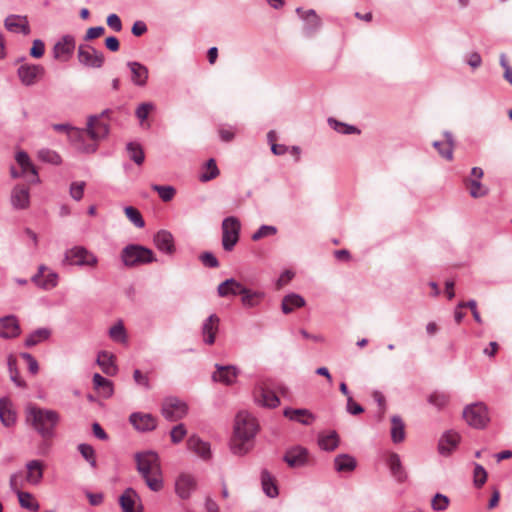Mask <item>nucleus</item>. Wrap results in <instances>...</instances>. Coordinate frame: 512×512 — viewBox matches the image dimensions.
I'll return each mask as SVG.
<instances>
[{"instance_id": "obj_8", "label": "nucleus", "mask_w": 512, "mask_h": 512, "mask_svg": "<svg viewBox=\"0 0 512 512\" xmlns=\"http://www.w3.org/2000/svg\"><path fill=\"white\" fill-rule=\"evenodd\" d=\"M78 61L87 68L99 69L103 66L105 57L101 51L89 44H80L77 51Z\"/></svg>"}, {"instance_id": "obj_13", "label": "nucleus", "mask_w": 512, "mask_h": 512, "mask_svg": "<svg viewBox=\"0 0 512 512\" xmlns=\"http://www.w3.org/2000/svg\"><path fill=\"white\" fill-rule=\"evenodd\" d=\"M21 83L25 86H32L45 74V69L39 64H22L17 70Z\"/></svg>"}, {"instance_id": "obj_36", "label": "nucleus", "mask_w": 512, "mask_h": 512, "mask_svg": "<svg viewBox=\"0 0 512 512\" xmlns=\"http://www.w3.org/2000/svg\"><path fill=\"white\" fill-rule=\"evenodd\" d=\"M392 476L398 482H404L407 478L404 467L402 466L400 456L396 453H391L387 460Z\"/></svg>"}, {"instance_id": "obj_41", "label": "nucleus", "mask_w": 512, "mask_h": 512, "mask_svg": "<svg viewBox=\"0 0 512 512\" xmlns=\"http://www.w3.org/2000/svg\"><path fill=\"white\" fill-rule=\"evenodd\" d=\"M465 186L469 190V195L472 198H482L489 193V188L481 183V180L465 179Z\"/></svg>"}, {"instance_id": "obj_46", "label": "nucleus", "mask_w": 512, "mask_h": 512, "mask_svg": "<svg viewBox=\"0 0 512 512\" xmlns=\"http://www.w3.org/2000/svg\"><path fill=\"white\" fill-rule=\"evenodd\" d=\"M261 483L263 491L268 497L274 498L278 495V488L275 485L272 476L265 470L261 473Z\"/></svg>"}, {"instance_id": "obj_64", "label": "nucleus", "mask_w": 512, "mask_h": 512, "mask_svg": "<svg viewBox=\"0 0 512 512\" xmlns=\"http://www.w3.org/2000/svg\"><path fill=\"white\" fill-rule=\"evenodd\" d=\"M199 259L200 261L202 262V264L206 267H209V268H217L219 267V261L218 259L215 257V255L211 252H203L200 256H199Z\"/></svg>"}, {"instance_id": "obj_30", "label": "nucleus", "mask_w": 512, "mask_h": 512, "mask_svg": "<svg viewBox=\"0 0 512 512\" xmlns=\"http://www.w3.org/2000/svg\"><path fill=\"white\" fill-rule=\"evenodd\" d=\"M296 12L304 21V30L307 35L313 34L320 28L321 20L314 10L303 11L302 8H297Z\"/></svg>"}, {"instance_id": "obj_7", "label": "nucleus", "mask_w": 512, "mask_h": 512, "mask_svg": "<svg viewBox=\"0 0 512 512\" xmlns=\"http://www.w3.org/2000/svg\"><path fill=\"white\" fill-rule=\"evenodd\" d=\"M222 246L225 251H232L239 241L241 223L238 218L229 216L222 221Z\"/></svg>"}, {"instance_id": "obj_24", "label": "nucleus", "mask_w": 512, "mask_h": 512, "mask_svg": "<svg viewBox=\"0 0 512 512\" xmlns=\"http://www.w3.org/2000/svg\"><path fill=\"white\" fill-rule=\"evenodd\" d=\"M187 448L188 450L195 453L202 460H209L212 457V451L210 443L202 440L197 435H192L187 440Z\"/></svg>"}, {"instance_id": "obj_28", "label": "nucleus", "mask_w": 512, "mask_h": 512, "mask_svg": "<svg viewBox=\"0 0 512 512\" xmlns=\"http://www.w3.org/2000/svg\"><path fill=\"white\" fill-rule=\"evenodd\" d=\"M283 415L290 421L300 423L305 426H310L316 420V416L308 409H294L285 408Z\"/></svg>"}, {"instance_id": "obj_33", "label": "nucleus", "mask_w": 512, "mask_h": 512, "mask_svg": "<svg viewBox=\"0 0 512 512\" xmlns=\"http://www.w3.org/2000/svg\"><path fill=\"white\" fill-rule=\"evenodd\" d=\"M238 375L237 368L234 366H219L213 373V379L226 385H231L235 382Z\"/></svg>"}, {"instance_id": "obj_16", "label": "nucleus", "mask_w": 512, "mask_h": 512, "mask_svg": "<svg viewBox=\"0 0 512 512\" xmlns=\"http://www.w3.org/2000/svg\"><path fill=\"white\" fill-rule=\"evenodd\" d=\"M309 460V452L302 446L291 447L284 455V461L291 468L304 467L309 464Z\"/></svg>"}, {"instance_id": "obj_17", "label": "nucleus", "mask_w": 512, "mask_h": 512, "mask_svg": "<svg viewBox=\"0 0 512 512\" xmlns=\"http://www.w3.org/2000/svg\"><path fill=\"white\" fill-rule=\"evenodd\" d=\"M86 131L88 136L92 140V143H96L104 139L109 133V126L106 122L100 119L98 116H90L87 122Z\"/></svg>"}, {"instance_id": "obj_43", "label": "nucleus", "mask_w": 512, "mask_h": 512, "mask_svg": "<svg viewBox=\"0 0 512 512\" xmlns=\"http://www.w3.org/2000/svg\"><path fill=\"white\" fill-rule=\"evenodd\" d=\"M391 439L394 443H400L405 439V425L402 419L394 415L391 418Z\"/></svg>"}, {"instance_id": "obj_59", "label": "nucleus", "mask_w": 512, "mask_h": 512, "mask_svg": "<svg viewBox=\"0 0 512 512\" xmlns=\"http://www.w3.org/2000/svg\"><path fill=\"white\" fill-rule=\"evenodd\" d=\"M487 480V472L484 467L478 463H474L473 482L475 487H482Z\"/></svg>"}, {"instance_id": "obj_61", "label": "nucleus", "mask_w": 512, "mask_h": 512, "mask_svg": "<svg viewBox=\"0 0 512 512\" xmlns=\"http://www.w3.org/2000/svg\"><path fill=\"white\" fill-rule=\"evenodd\" d=\"M329 124L335 131L341 134L359 133V130L356 127L338 122L334 119H329Z\"/></svg>"}, {"instance_id": "obj_25", "label": "nucleus", "mask_w": 512, "mask_h": 512, "mask_svg": "<svg viewBox=\"0 0 512 512\" xmlns=\"http://www.w3.org/2000/svg\"><path fill=\"white\" fill-rule=\"evenodd\" d=\"M21 329L17 318L8 315L0 318V337L4 339L16 338L20 335Z\"/></svg>"}, {"instance_id": "obj_49", "label": "nucleus", "mask_w": 512, "mask_h": 512, "mask_svg": "<svg viewBox=\"0 0 512 512\" xmlns=\"http://www.w3.org/2000/svg\"><path fill=\"white\" fill-rule=\"evenodd\" d=\"M219 175V169L213 158L209 159L205 165V172H202L199 176L200 181L207 182Z\"/></svg>"}, {"instance_id": "obj_5", "label": "nucleus", "mask_w": 512, "mask_h": 512, "mask_svg": "<svg viewBox=\"0 0 512 512\" xmlns=\"http://www.w3.org/2000/svg\"><path fill=\"white\" fill-rule=\"evenodd\" d=\"M64 261L79 267L95 268L98 265V257L83 246L68 249L65 252Z\"/></svg>"}, {"instance_id": "obj_6", "label": "nucleus", "mask_w": 512, "mask_h": 512, "mask_svg": "<svg viewBox=\"0 0 512 512\" xmlns=\"http://www.w3.org/2000/svg\"><path fill=\"white\" fill-rule=\"evenodd\" d=\"M463 417L469 426L477 429L484 428L490 421L488 407L483 402L467 405Z\"/></svg>"}, {"instance_id": "obj_56", "label": "nucleus", "mask_w": 512, "mask_h": 512, "mask_svg": "<svg viewBox=\"0 0 512 512\" xmlns=\"http://www.w3.org/2000/svg\"><path fill=\"white\" fill-rule=\"evenodd\" d=\"M277 227L276 226H273V225H262L259 227V229L257 231H255L252 236H251V239L253 241H259L263 238H266V237H270V236H274L277 234Z\"/></svg>"}, {"instance_id": "obj_58", "label": "nucleus", "mask_w": 512, "mask_h": 512, "mask_svg": "<svg viewBox=\"0 0 512 512\" xmlns=\"http://www.w3.org/2000/svg\"><path fill=\"white\" fill-rule=\"evenodd\" d=\"M25 478H23L22 471H17L13 474H11L9 479V486L10 489L15 493L18 494V492L22 491V488L24 487Z\"/></svg>"}, {"instance_id": "obj_50", "label": "nucleus", "mask_w": 512, "mask_h": 512, "mask_svg": "<svg viewBox=\"0 0 512 512\" xmlns=\"http://www.w3.org/2000/svg\"><path fill=\"white\" fill-rule=\"evenodd\" d=\"M127 152L130 159L137 165H141L144 162L145 155L142 147L139 144L133 142L128 143Z\"/></svg>"}, {"instance_id": "obj_2", "label": "nucleus", "mask_w": 512, "mask_h": 512, "mask_svg": "<svg viewBox=\"0 0 512 512\" xmlns=\"http://www.w3.org/2000/svg\"><path fill=\"white\" fill-rule=\"evenodd\" d=\"M135 460L148 488L154 492L162 490L164 481L158 454L154 451L139 452L135 454Z\"/></svg>"}, {"instance_id": "obj_12", "label": "nucleus", "mask_w": 512, "mask_h": 512, "mask_svg": "<svg viewBox=\"0 0 512 512\" xmlns=\"http://www.w3.org/2000/svg\"><path fill=\"white\" fill-rule=\"evenodd\" d=\"M58 279L59 276L55 271L41 264L37 273L32 276L31 281L40 289L51 290L58 285Z\"/></svg>"}, {"instance_id": "obj_32", "label": "nucleus", "mask_w": 512, "mask_h": 512, "mask_svg": "<svg viewBox=\"0 0 512 512\" xmlns=\"http://www.w3.org/2000/svg\"><path fill=\"white\" fill-rule=\"evenodd\" d=\"M254 398L258 405L268 408H275L280 403L278 396L273 391L264 388H259L255 392Z\"/></svg>"}, {"instance_id": "obj_15", "label": "nucleus", "mask_w": 512, "mask_h": 512, "mask_svg": "<svg viewBox=\"0 0 512 512\" xmlns=\"http://www.w3.org/2000/svg\"><path fill=\"white\" fill-rule=\"evenodd\" d=\"M10 203L15 210H26L30 207V189L24 184H16L10 194Z\"/></svg>"}, {"instance_id": "obj_39", "label": "nucleus", "mask_w": 512, "mask_h": 512, "mask_svg": "<svg viewBox=\"0 0 512 512\" xmlns=\"http://www.w3.org/2000/svg\"><path fill=\"white\" fill-rule=\"evenodd\" d=\"M240 295L243 306L253 308L260 304L265 294L261 291H252L244 287Z\"/></svg>"}, {"instance_id": "obj_3", "label": "nucleus", "mask_w": 512, "mask_h": 512, "mask_svg": "<svg viewBox=\"0 0 512 512\" xmlns=\"http://www.w3.org/2000/svg\"><path fill=\"white\" fill-rule=\"evenodd\" d=\"M27 420L41 437L49 439L54 436V429L60 420V415L54 410L33 406L27 409Z\"/></svg>"}, {"instance_id": "obj_21", "label": "nucleus", "mask_w": 512, "mask_h": 512, "mask_svg": "<svg viewBox=\"0 0 512 512\" xmlns=\"http://www.w3.org/2000/svg\"><path fill=\"white\" fill-rule=\"evenodd\" d=\"M156 248L167 255L174 254L176 247L174 237L168 230H159L153 237Z\"/></svg>"}, {"instance_id": "obj_19", "label": "nucleus", "mask_w": 512, "mask_h": 512, "mask_svg": "<svg viewBox=\"0 0 512 512\" xmlns=\"http://www.w3.org/2000/svg\"><path fill=\"white\" fill-rule=\"evenodd\" d=\"M88 136V133L84 129H70L69 130V139L74 145V147L83 153H94L97 149V144L85 141V138Z\"/></svg>"}, {"instance_id": "obj_34", "label": "nucleus", "mask_w": 512, "mask_h": 512, "mask_svg": "<svg viewBox=\"0 0 512 512\" xmlns=\"http://www.w3.org/2000/svg\"><path fill=\"white\" fill-rule=\"evenodd\" d=\"M444 141H435L433 143V147L438 151V153L447 160L453 159V149H454V138L453 135L445 131L444 132Z\"/></svg>"}, {"instance_id": "obj_18", "label": "nucleus", "mask_w": 512, "mask_h": 512, "mask_svg": "<svg viewBox=\"0 0 512 512\" xmlns=\"http://www.w3.org/2000/svg\"><path fill=\"white\" fill-rule=\"evenodd\" d=\"M129 421L139 432H149L157 427L156 418L149 413L134 412L130 415Z\"/></svg>"}, {"instance_id": "obj_23", "label": "nucleus", "mask_w": 512, "mask_h": 512, "mask_svg": "<svg viewBox=\"0 0 512 512\" xmlns=\"http://www.w3.org/2000/svg\"><path fill=\"white\" fill-rule=\"evenodd\" d=\"M459 442L460 435L456 431H446L439 439L438 452L442 456H449L457 448Z\"/></svg>"}, {"instance_id": "obj_1", "label": "nucleus", "mask_w": 512, "mask_h": 512, "mask_svg": "<svg viewBox=\"0 0 512 512\" xmlns=\"http://www.w3.org/2000/svg\"><path fill=\"white\" fill-rule=\"evenodd\" d=\"M256 418L247 411H241L236 415L233 435L230 439V450L234 455L244 456L254 446V438L258 432Z\"/></svg>"}, {"instance_id": "obj_57", "label": "nucleus", "mask_w": 512, "mask_h": 512, "mask_svg": "<svg viewBox=\"0 0 512 512\" xmlns=\"http://www.w3.org/2000/svg\"><path fill=\"white\" fill-rule=\"evenodd\" d=\"M124 212H125L127 218L137 228H143L144 227V225H145L144 219L141 216L140 212L136 208H134L132 206H127V207H125Z\"/></svg>"}, {"instance_id": "obj_31", "label": "nucleus", "mask_w": 512, "mask_h": 512, "mask_svg": "<svg viewBox=\"0 0 512 512\" xmlns=\"http://www.w3.org/2000/svg\"><path fill=\"white\" fill-rule=\"evenodd\" d=\"M17 415L13 404L7 397L0 399V421L6 427H11L16 423Z\"/></svg>"}, {"instance_id": "obj_42", "label": "nucleus", "mask_w": 512, "mask_h": 512, "mask_svg": "<svg viewBox=\"0 0 512 512\" xmlns=\"http://www.w3.org/2000/svg\"><path fill=\"white\" fill-rule=\"evenodd\" d=\"M305 305V300L299 294H289L282 300V311L285 314L291 313L295 308H300Z\"/></svg>"}, {"instance_id": "obj_37", "label": "nucleus", "mask_w": 512, "mask_h": 512, "mask_svg": "<svg viewBox=\"0 0 512 512\" xmlns=\"http://www.w3.org/2000/svg\"><path fill=\"white\" fill-rule=\"evenodd\" d=\"M96 362L106 375L113 376L116 374L117 367L114 363V356L111 353L107 351L99 352Z\"/></svg>"}, {"instance_id": "obj_38", "label": "nucleus", "mask_w": 512, "mask_h": 512, "mask_svg": "<svg viewBox=\"0 0 512 512\" xmlns=\"http://www.w3.org/2000/svg\"><path fill=\"white\" fill-rule=\"evenodd\" d=\"M51 336V330L47 327H42L31 332L25 339V346L30 348L37 344L47 341Z\"/></svg>"}, {"instance_id": "obj_10", "label": "nucleus", "mask_w": 512, "mask_h": 512, "mask_svg": "<svg viewBox=\"0 0 512 512\" xmlns=\"http://www.w3.org/2000/svg\"><path fill=\"white\" fill-rule=\"evenodd\" d=\"M188 408L185 402L175 397L164 399L162 404V415L168 421H177L187 414Z\"/></svg>"}, {"instance_id": "obj_63", "label": "nucleus", "mask_w": 512, "mask_h": 512, "mask_svg": "<svg viewBox=\"0 0 512 512\" xmlns=\"http://www.w3.org/2000/svg\"><path fill=\"white\" fill-rule=\"evenodd\" d=\"M154 109V105L150 102L141 103L136 111L135 114L137 118L140 120V122H143L147 119L150 111Z\"/></svg>"}, {"instance_id": "obj_55", "label": "nucleus", "mask_w": 512, "mask_h": 512, "mask_svg": "<svg viewBox=\"0 0 512 512\" xmlns=\"http://www.w3.org/2000/svg\"><path fill=\"white\" fill-rule=\"evenodd\" d=\"M428 402L437 409H442L448 404L449 396L444 392L435 391L429 395Z\"/></svg>"}, {"instance_id": "obj_4", "label": "nucleus", "mask_w": 512, "mask_h": 512, "mask_svg": "<svg viewBox=\"0 0 512 512\" xmlns=\"http://www.w3.org/2000/svg\"><path fill=\"white\" fill-rule=\"evenodd\" d=\"M120 258L124 266L128 268L150 264L157 260L150 248L139 244L125 246L121 251Z\"/></svg>"}, {"instance_id": "obj_11", "label": "nucleus", "mask_w": 512, "mask_h": 512, "mask_svg": "<svg viewBox=\"0 0 512 512\" xmlns=\"http://www.w3.org/2000/svg\"><path fill=\"white\" fill-rule=\"evenodd\" d=\"M15 160L21 169L22 177L26 178L29 184L40 183L38 171L27 152L23 150L17 151L15 154Z\"/></svg>"}, {"instance_id": "obj_52", "label": "nucleus", "mask_w": 512, "mask_h": 512, "mask_svg": "<svg viewBox=\"0 0 512 512\" xmlns=\"http://www.w3.org/2000/svg\"><path fill=\"white\" fill-rule=\"evenodd\" d=\"M7 365H8V370H9L11 381L18 387H24L25 383H24V381H22L20 379L19 372L16 367V365H17L16 358L14 356L10 355L7 359Z\"/></svg>"}, {"instance_id": "obj_14", "label": "nucleus", "mask_w": 512, "mask_h": 512, "mask_svg": "<svg viewBox=\"0 0 512 512\" xmlns=\"http://www.w3.org/2000/svg\"><path fill=\"white\" fill-rule=\"evenodd\" d=\"M76 46L75 37L72 35H64L55 43L52 53L53 57L61 62H67L72 57Z\"/></svg>"}, {"instance_id": "obj_62", "label": "nucleus", "mask_w": 512, "mask_h": 512, "mask_svg": "<svg viewBox=\"0 0 512 512\" xmlns=\"http://www.w3.org/2000/svg\"><path fill=\"white\" fill-rule=\"evenodd\" d=\"M186 434H187V430H186L184 424H178V425L174 426L170 432L171 441L174 444H178L184 439Z\"/></svg>"}, {"instance_id": "obj_26", "label": "nucleus", "mask_w": 512, "mask_h": 512, "mask_svg": "<svg viewBox=\"0 0 512 512\" xmlns=\"http://www.w3.org/2000/svg\"><path fill=\"white\" fill-rule=\"evenodd\" d=\"M219 323L220 318L216 314H211L207 319L204 320L201 327V333L205 344H214L216 334L219 330Z\"/></svg>"}, {"instance_id": "obj_53", "label": "nucleus", "mask_w": 512, "mask_h": 512, "mask_svg": "<svg viewBox=\"0 0 512 512\" xmlns=\"http://www.w3.org/2000/svg\"><path fill=\"white\" fill-rule=\"evenodd\" d=\"M78 451L82 455V457L91 465V467L96 468V455L94 448L89 444H79Z\"/></svg>"}, {"instance_id": "obj_60", "label": "nucleus", "mask_w": 512, "mask_h": 512, "mask_svg": "<svg viewBox=\"0 0 512 512\" xmlns=\"http://www.w3.org/2000/svg\"><path fill=\"white\" fill-rule=\"evenodd\" d=\"M449 498L446 495L437 493L431 501V507L434 511H445L449 506Z\"/></svg>"}, {"instance_id": "obj_9", "label": "nucleus", "mask_w": 512, "mask_h": 512, "mask_svg": "<svg viewBox=\"0 0 512 512\" xmlns=\"http://www.w3.org/2000/svg\"><path fill=\"white\" fill-rule=\"evenodd\" d=\"M197 489L196 477L187 472L180 473L174 483V490L176 495L182 499L187 500Z\"/></svg>"}, {"instance_id": "obj_22", "label": "nucleus", "mask_w": 512, "mask_h": 512, "mask_svg": "<svg viewBox=\"0 0 512 512\" xmlns=\"http://www.w3.org/2000/svg\"><path fill=\"white\" fill-rule=\"evenodd\" d=\"M127 67L131 73V82L137 87H145L149 79L148 68L144 64L137 61L127 62Z\"/></svg>"}, {"instance_id": "obj_40", "label": "nucleus", "mask_w": 512, "mask_h": 512, "mask_svg": "<svg viewBox=\"0 0 512 512\" xmlns=\"http://www.w3.org/2000/svg\"><path fill=\"white\" fill-rule=\"evenodd\" d=\"M93 385L94 388L99 392V394L105 398H109L113 394V385L112 382L98 373L93 375Z\"/></svg>"}, {"instance_id": "obj_29", "label": "nucleus", "mask_w": 512, "mask_h": 512, "mask_svg": "<svg viewBox=\"0 0 512 512\" xmlns=\"http://www.w3.org/2000/svg\"><path fill=\"white\" fill-rule=\"evenodd\" d=\"M5 28L12 33H22L28 35L30 33L29 22L26 16L9 15L4 21Z\"/></svg>"}, {"instance_id": "obj_35", "label": "nucleus", "mask_w": 512, "mask_h": 512, "mask_svg": "<svg viewBox=\"0 0 512 512\" xmlns=\"http://www.w3.org/2000/svg\"><path fill=\"white\" fill-rule=\"evenodd\" d=\"M244 286L235 280L234 278H230L220 283L217 288V293L220 297H227L229 295L236 296L241 294Z\"/></svg>"}, {"instance_id": "obj_54", "label": "nucleus", "mask_w": 512, "mask_h": 512, "mask_svg": "<svg viewBox=\"0 0 512 512\" xmlns=\"http://www.w3.org/2000/svg\"><path fill=\"white\" fill-rule=\"evenodd\" d=\"M151 188L156 191L159 197L164 201L168 202L173 199L176 190L173 186L170 185H157L153 184Z\"/></svg>"}, {"instance_id": "obj_20", "label": "nucleus", "mask_w": 512, "mask_h": 512, "mask_svg": "<svg viewBox=\"0 0 512 512\" xmlns=\"http://www.w3.org/2000/svg\"><path fill=\"white\" fill-rule=\"evenodd\" d=\"M122 512H143L141 500L137 492L127 488L119 498Z\"/></svg>"}, {"instance_id": "obj_45", "label": "nucleus", "mask_w": 512, "mask_h": 512, "mask_svg": "<svg viewBox=\"0 0 512 512\" xmlns=\"http://www.w3.org/2000/svg\"><path fill=\"white\" fill-rule=\"evenodd\" d=\"M335 469L338 472H350L356 467V460L348 454H342L335 458Z\"/></svg>"}, {"instance_id": "obj_44", "label": "nucleus", "mask_w": 512, "mask_h": 512, "mask_svg": "<svg viewBox=\"0 0 512 512\" xmlns=\"http://www.w3.org/2000/svg\"><path fill=\"white\" fill-rule=\"evenodd\" d=\"M18 497V501L20 506L23 509L36 512L39 510L40 505L35 498V496L30 492L21 491L16 494Z\"/></svg>"}, {"instance_id": "obj_27", "label": "nucleus", "mask_w": 512, "mask_h": 512, "mask_svg": "<svg viewBox=\"0 0 512 512\" xmlns=\"http://www.w3.org/2000/svg\"><path fill=\"white\" fill-rule=\"evenodd\" d=\"M27 473L25 481L33 486H37L42 482L44 475V463L41 460H30L25 465Z\"/></svg>"}, {"instance_id": "obj_47", "label": "nucleus", "mask_w": 512, "mask_h": 512, "mask_svg": "<svg viewBox=\"0 0 512 512\" xmlns=\"http://www.w3.org/2000/svg\"><path fill=\"white\" fill-rule=\"evenodd\" d=\"M39 160L50 163L53 165H59L62 162L61 156L54 150L48 148H42L37 152Z\"/></svg>"}, {"instance_id": "obj_51", "label": "nucleus", "mask_w": 512, "mask_h": 512, "mask_svg": "<svg viewBox=\"0 0 512 512\" xmlns=\"http://www.w3.org/2000/svg\"><path fill=\"white\" fill-rule=\"evenodd\" d=\"M110 338L119 343H125L127 340V334L125 327L121 321L117 322L109 329Z\"/></svg>"}, {"instance_id": "obj_48", "label": "nucleus", "mask_w": 512, "mask_h": 512, "mask_svg": "<svg viewBox=\"0 0 512 512\" xmlns=\"http://www.w3.org/2000/svg\"><path fill=\"white\" fill-rule=\"evenodd\" d=\"M338 443V435L334 431L319 438V446L326 451H333L337 448Z\"/></svg>"}]
</instances>
